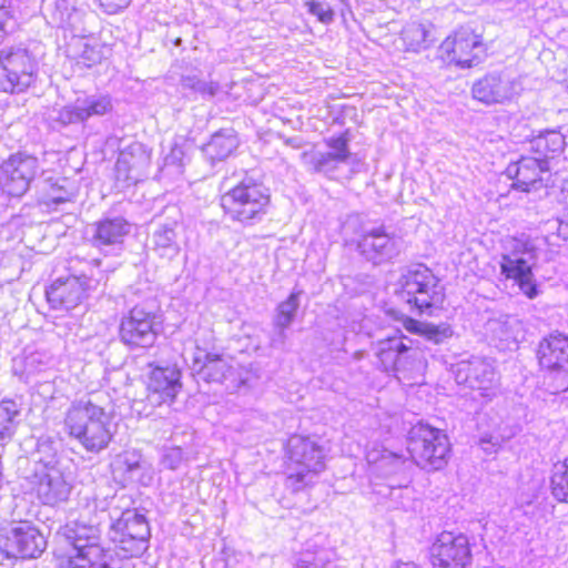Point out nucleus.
Wrapping results in <instances>:
<instances>
[{"label":"nucleus","instance_id":"37","mask_svg":"<svg viewBox=\"0 0 568 568\" xmlns=\"http://www.w3.org/2000/svg\"><path fill=\"white\" fill-rule=\"evenodd\" d=\"M20 405L11 399L0 402V446L8 444L17 430Z\"/></svg>","mask_w":568,"mask_h":568},{"label":"nucleus","instance_id":"28","mask_svg":"<svg viewBox=\"0 0 568 568\" xmlns=\"http://www.w3.org/2000/svg\"><path fill=\"white\" fill-rule=\"evenodd\" d=\"M176 222L160 224L152 233V250L160 258L173 261L181 252Z\"/></svg>","mask_w":568,"mask_h":568},{"label":"nucleus","instance_id":"7","mask_svg":"<svg viewBox=\"0 0 568 568\" xmlns=\"http://www.w3.org/2000/svg\"><path fill=\"white\" fill-rule=\"evenodd\" d=\"M407 450L420 468L439 470L448 462L450 444L442 429L418 423L408 432Z\"/></svg>","mask_w":568,"mask_h":568},{"label":"nucleus","instance_id":"1","mask_svg":"<svg viewBox=\"0 0 568 568\" xmlns=\"http://www.w3.org/2000/svg\"><path fill=\"white\" fill-rule=\"evenodd\" d=\"M63 429L93 454L106 449L114 435L111 413L93 395L70 404L64 414Z\"/></svg>","mask_w":568,"mask_h":568},{"label":"nucleus","instance_id":"5","mask_svg":"<svg viewBox=\"0 0 568 568\" xmlns=\"http://www.w3.org/2000/svg\"><path fill=\"white\" fill-rule=\"evenodd\" d=\"M395 293L400 302L419 315H432L444 297L438 278L423 264L408 268L400 276Z\"/></svg>","mask_w":568,"mask_h":568},{"label":"nucleus","instance_id":"27","mask_svg":"<svg viewBox=\"0 0 568 568\" xmlns=\"http://www.w3.org/2000/svg\"><path fill=\"white\" fill-rule=\"evenodd\" d=\"M549 171L548 161L539 156H521L511 162L505 173L514 180L513 187L528 192L531 186L541 180V173Z\"/></svg>","mask_w":568,"mask_h":568},{"label":"nucleus","instance_id":"39","mask_svg":"<svg viewBox=\"0 0 568 568\" xmlns=\"http://www.w3.org/2000/svg\"><path fill=\"white\" fill-rule=\"evenodd\" d=\"M34 79L36 77L0 68V91L11 94L24 92L34 82Z\"/></svg>","mask_w":568,"mask_h":568},{"label":"nucleus","instance_id":"38","mask_svg":"<svg viewBox=\"0 0 568 568\" xmlns=\"http://www.w3.org/2000/svg\"><path fill=\"white\" fill-rule=\"evenodd\" d=\"M294 568H337L335 554L328 548H312L311 545L301 552Z\"/></svg>","mask_w":568,"mask_h":568},{"label":"nucleus","instance_id":"32","mask_svg":"<svg viewBox=\"0 0 568 568\" xmlns=\"http://www.w3.org/2000/svg\"><path fill=\"white\" fill-rule=\"evenodd\" d=\"M0 68L31 77H36L37 71V64L28 50L13 47L0 50Z\"/></svg>","mask_w":568,"mask_h":568},{"label":"nucleus","instance_id":"17","mask_svg":"<svg viewBox=\"0 0 568 568\" xmlns=\"http://www.w3.org/2000/svg\"><path fill=\"white\" fill-rule=\"evenodd\" d=\"M45 546L43 535L28 521L19 523L0 536V550L8 558H37Z\"/></svg>","mask_w":568,"mask_h":568},{"label":"nucleus","instance_id":"8","mask_svg":"<svg viewBox=\"0 0 568 568\" xmlns=\"http://www.w3.org/2000/svg\"><path fill=\"white\" fill-rule=\"evenodd\" d=\"M458 385L478 390L484 398L491 399L499 392V377L493 364L483 356L462 355L450 365Z\"/></svg>","mask_w":568,"mask_h":568},{"label":"nucleus","instance_id":"44","mask_svg":"<svg viewBox=\"0 0 568 568\" xmlns=\"http://www.w3.org/2000/svg\"><path fill=\"white\" fill-rule=\"evenodd\" d=\"M182 85L200 93L203 98H213L220 91V85L217 82H207L196 77H184L182 79Z\"/></svg>","mask_w":568,"mask_h":568},{"label":"nucleus","instance_id":"20","mask_svg":"<svg viewBox=\"0 0 568 568\" xmlns=\"http://www.w3.org/2000/svg\"><path fill=\"white\" fill-rule=\"evenodd\" d=\"M358 253L375 265L388 262L400 253L399 239L389 235L384 226L363 231L356 242Z\"/></svg>","mask_w":568,"mask_h":568},{"label":"nucleus","instance_id":"3","mask_svg":"<svg viewBox=\"0 0 568 568\" xmlns=\"http://www.w3.org/2000/svg\"><path fill=\"white\" fill-rule=\"evenodd\" d=\"M63 536L72 546L61 568H111L112 551L101 545V531L95 525L81 521L69 523Z\"/></svg>","mask_w":568,"mask_h":568},{"label":"nucleus","instance_id":"22","mask_svg":"<svg viewBox=\"0 0 568 568\" xmlns=\"http://www.w3.org/2000/svg\"><path fill=\"white\" fill-rule=\"evenodd\" d=\"M150 161V153L141 144L121 151L114 166L115 186L124 190L136 184L145 176Z\"/></svg>","mask_w":568,"mask_h":568},{"label":"nucleus","instance_id":"42","mask_svg":"<svg viewBox=\"0 0 568 568\" xmlns=\"http://www.w3.org/2000/svg\"><path fill=\"white\" fill-rule=\"evenodd\" d=\"M189 149L187 143L183 142L180 144L175 142L170 152L164 156L163 171H166L169 174H181L189 158Z\"/></svg>","mask_w":568,"mask_h":568},{"label":"nucleus","instance_id":"26","mask_svg":"<svg viewBox=\"0 0 568 568\" xmlns=\"http://www.w3.org/2000/svg\"><path fill=\"white\" fill-rule=\"evenodd\" d=\"M130 231L131 225L124 217H105L91 225V243L105 254L115 253Z\"/></svg>","mask_w":568,"mask_h":568},{"label":"nucleus","instance_id":"52","mask_svg":"<svg viewBox=\"0 0 568 568\" xmlns=\"http://www.w3.org/2000/svg\"><path fill=\"white\" fill-rule=\"evenodd\" d=\"M7 0H0V20L13 24L10 10L6 7Z\"/></svg>","mask_w":568,"mask_h":568},{"label":"nucleus","instance_id":"36","mask_svg":"<svg viewBox=\"0 0 568 568\" xmlns=\"http://www.w3.org/2000/svg\"><path fill=\"white\" fill-rule=\"evenodd\" d=\"M488 327L503 346L517 345L521 332V324L517 318L507 316L504 320H494L488 323Z\"/></svg>","mask_w":568,"mask_h":568},{"label":"nucleus","instance_id":"21","mask_svg":"<svg viewBox=\"0 0 568 568\" xmlns=\"http://www.w3.org/2000/svg\"><path fill=\"white\" fill-rule=\"evenodd\" d=\"M519 83L505 72H490L474 82L473 98L486 105L510 101L519 91Z\"/></svg>","mask_w":568,"mask_h":568},{"label":"nucleus","instance_id":"49","mask_svg":"<svg viewBox=\"0 0 568 568\" xmlns=\"http://www.w3.org/2000/svg\"><path fill=\"white\" fill-rule=\"evenodd\" d=\"M479 445L487 454L496 453L501 445V440L497 436L485 435L480 438Z\"/></svg>","mask_w":568,"mask_h":568},{"label":"nucleus","instance_id":"11","mask_svg":"<svg viewBox=\"0 0 568 568\" xmlns=\"http://www.w3.org/2000/svg\"><path fill=\"white\" fill-rule=\"evenodd\" d=\"M113 110L112 99L108 94H82L74 101L54 108L49 114V121L53 126H67L83 124L90 118L103 116Z\"/></svg>","mask_w":568,"mask_h":568},{"label":"nucleus","instance_id":"9","mask_svg":"<svg viewBox=\"0 0 568 568\" xmlns=\"http://www.w3.org/2000/svg\"><path fill=\"white\" fill-rule=\"evenodd\" d=\"M94 276L93 270L88 276L81 274L79 276H70L65 280H55L45 291L47 301L54 310L69 311L78 306L91 293L98 292L102 282L106 276L97 271Z\"/></svg>","mask_w":568,"mask_h":568},{"label":"nucleus","instance_id":"4","mask_svg":"<svg viewBox=\"0 0 568 568\" xmlns=\"http://www.w3.org/2000/svg\"><path fill=\"white\" fill-rule=\"evenodd\" d=\"M286 486L294 491L311 485L325 468V449L314 437L293 435L287 440Z\"/></svg>","mask_w":568,"mask_h":568},{"label":"nucleus","instance_id":"41","mask_svg":"<svg viewBox=\"0 0 568 568\" xmlns=\"http://www.w3.org/2000/svg\"><path fill=\"white\" fill-rule=\"evenodd\" d=\"M301 290H294L290 296L278 304L274 317V326L290 327L300 307Z\"/></svg>","mask_w":568,"mask_h":568},{"label":"nucleus","instance_id":"51","mask_svg":"<svg viewBox=\"0 0 568 568\" xmlns=\"http://www.w3.org/2000/svg\"><path fill=\"white\" fill-rule=\"evenodd\" d=\"M404 493H409V487L407 485H399L398 487H394L389 485V496L393 499L402 497Z\"/></svg>","mask_w":568,"mask_h":568},{"label":"nucleus","instance_id":"6","mask_svg":"<svg viewBox=\"0 0 568 568\" xmlns=\"http://www.w3.org/2000/svg\"><path fill=\"white\" fill-rule=\"evenodd\" d=\"M538 257L537 241L523 235L509 241L508 251L501 255L500 273L511 280L519 291L532 300L539 295V288L532 273Z\"/></svg>","mask_w":568,"mask_h":568},{"label":"nucleus","instance_id":"24","mask_svg":"<svg viewBox=\"0 0 568 568\" xmlns=\"http://www.w3.org/2000/svg\"><path fill=\"white\" fill-rule=\"evenodd\" d=\"M538 359L542 368L562 375L561 387L568 388V335L554 332L544 337L538 346Z\"/></svg>","mask_w":568,"mask_h":568},{"label":"nucleus","instance_id":"16","mask_svg":"<svg viewBox=\"0 0 568 568\" xmlns=\"http://www.w3.org/2000/svg\"><path fill=\"white\" fill-rule=\"evenodd\" d=\"M156 315L144 306L136 305L123 315L120 324V339L128 346L151 347L158 337Z\"/></svg>","mask_w":568,"mask_h":568},{"label":"nucleus","instance_id":"47","mask_svg":"<svg viewBox=\"0 0 568 568\" xmlns=\"http://www.w3.org/2000/svg\"><path fill=\"white\" fill-rule=\"evenodd\" d=\"M308 8V12L323 22L327 23L333 20V13L328 4L318 1H308L305 3Z\"/></svg>","mask_w":568,"mask_h":568},{"label":"nucleus","instance_id":"53","mask_svg":"<svg viewBox=\"0 0 568 568\" xmlns=\"http://www.w3.org/2000/svg\"><path fill=\"white\" fill-rule=\"evenodd\" d=\"M557 232L560 237H562L565 241H568V215L559 221Z\"/></svg>","mask_w":568,"mask_h":568},{"label":"nucleus","instance_id":"25","mask_svg":"<svg viewBox=\"0 0 568 568\" xmlns=\"http://www.w3.org/2000/svg\"><path fill=\"white\" fill-rule=\"evenodd\" d=\"M34 479V489L42 504L55 506L68 500L71 485L59 468L42 465L36 470Z\"/></svg>","mask_w":568,"mask_h":568},{"label":"nucleus","instance_id":"30","mask_svg":"<svg viewBox=\"0 0 568 568\" xmlns=\"http://www.w3.org/2000/svg\"><path fill=\"white\" fill-rule=\"evenodd\" d=\"M105 47L95 40L84 38L74 39L69 47L70 55L79 68H92L101 63Z\"/></svg>","mask_w":568,"mask_h":568},{"label":"nucleus","instance_id":"46","mask_svg":"<svg viewBox=\"0 0 568 568\" xmlns=\"http://www.w3.org/2000/svg\"><path fill=\"white\" fill-rule=\"evenodd\" d=\"M72 194L68 192L63 185L58 184V182L51 184V189L47 194L45 203L48 205L61 204L71 200Z\"/></svg>","mask_w":568,"mask_h":568},{"label":"nucleus","instance_id":"12","mask_svg":"<svg viewBox=\"0 0 568 568\" xmlns=\"http://www.w3.org/2000/svg\"><path fill=\"white\" fill-rule=\"evenodd\" d=\"M485 52L481 36L469 27L458 28L439 47L440 58L462 69L471 68L481 61Z\"/></svg>","mask_w":568,"mask_h":568},{"label":"nucleus","instance_id":"15","mask_svg":"<svg viewBox=\"0 0 568 568\" xmlns=\"http://www.w3.org/2000/svg\"><path fill=\"white\" fill-rule=\"evenodd\" d=\"M433 568H469L473 556L468 537L462 532L443 531L430 547Z\"/></svg>","mask_w":568,"mask_h":568},{"label":"nucleus","instance_id":"43","mask_svg":"<svg viewBox=\"0 0 568 568\" xmlns=\"http://www.w3.org/2000/svg\"><path fill=\"white\" fill-rule=\"evenodd\" d=\"M368 462L375 464V467L385 471L386 475L397 473L404 465V460L399 455L384 450L381 458H373L368 455Z\"/></svg>","mask_w":568,"mask_h":568},{"label":"nucleus","instance_id":"48","mask_svg":"<svg viewBox=\"0 0 568 568\" xmlns=\"http://www.w3.org/2000/svg\"><path fill=\"white\" fill-rule=\"evenodd\" d=\"M99 7L108 14H114L125 9L131 0H95Z\"/></svg>","mask_w":568,"mask_h":568},{"label":"nucleus","instance_id":"29","mask_svg":"<svg viewBox=\"0 0 568 568\" xmlns=\"http://www.w3.org/2000/svg\"><path fill=\"white\" fill-rule=\"evenodd\" d=\"M402 323L407 332L423 336L426 341L436 345L447 342L454 334L452 326L447 323L433 324L408 316H405Z\"/></svg>","mask_w":568,"mask_h":568},{"label":"nucleus","instance_id":"14","mask_svg":"<svg viewBox=\"0 0 568 568\" xmlns=\"http://www.w3.org/2000/svg\"><path fill=\"white\" fill-rule=\"evenodd\" d=\"M38 169V159L32 155L20 152L10 155L0 165V189L9 196L24 195Z\"/></svg>","mask_w":568,"mask_h":568},{"label":"nucleus","instance_id":"40","mask_svg":"<svg viewBox=\"0 0 568 568\" xmlns=\"http://www.w3.org/2000/svg\"><path fill=\"white\" fill-rule=\"evenodd\" d=\"M552 497L559 503H568V457L554 465L550 477Z\"/></svg>","mask_w":568,"mask_h":568},{"label":"nucleus","instance_id":"35","mask_svg":"<svg viewBox=\"0 0 568 568\" xmlns=\"http://www.w3.org/2000/svg\"><path fill=\"white\" fill-rule=\"evenodd\" d=\"M564 146L565 138L556 130L545 131L530 141V150L545 160L562 152Z\"/></svg>","mask_w":568,"mask_h":568},{"label":"nucleus","instance_id":"50","mask_svg":"<svg viewBox=\"0 0 568 568\" xmlns=\"http://www.w3.org/2000/svg\"><path fill=\"white\" fill-rule=\"evenodd\" d=\"M275 327V335L271 339V346L274 348H283L286 341V328L287 327H281V326H274Z\"/></svg>","mask_w":568,"mask_h":568},{"label":"nucleus","instance_id":"31","mask_svg":"<svg viewBox=\"0 0 568 568\" xmlns=\"http://www.w3.org/2000/svg\"><path fill=\"white\" fill-rule=\"evenodd\" d=\"M50 364L51 357L45 352L33 351L13 359V372L26 383H30L36 375L44 372Z\"/></svg>","mask_w":568,"mask_h":568},{"label":"nucleus","instance_id":"23","mask_svg":"<svg viewBox=\"0 0 568 568\" xmlns=\"http://www.w3.org/2000/svg\"><path fill=\"white\" fill-rule=\"evenodd\" d=\"M181 373L174 366L153 367L146 384V399L152 406L172 404L181 390Z\"/></svg>","mask_w":568,"mask_h":568},{"label":"nucleus","instance_id":"54","mask_svg":"<svg viewBox=\"0 0 568 568\" xmlns=\"http://www.w3.org/2000/svg\"><path fill=\"white\" fill-rule=\"evenodd\" d=\"M122 464H123L125 471L130 473V474L141 467L139 460L130 462L128 458L123 459Z\"/></svg>","mask_w":568,"mask_h":568},{"label":"nucleus","instance_id":"56","mask_svg":"<svg viewBox=\"0 0 568 568\" xmlns=\"http://www.w3.org/2000/svg\"><path fill=\"white\" fill-rule=\"evenodd\" d=\"M394 568H419L414 562H398Z\"/></svg>","mask_w":568,"mask_h":568},{"label":"nucleus","instance_id":"45","mask_svg":"<svg viewBox=\"0 0 568 568\" xmlns=\"http://www.w3.org/2000/svg\"><path fill=\"white\" fill-rule=\"evenodd\" d=\"M184 460V453L180 447H171L164 450L161 463L165 468L176 469Z\"/></svg>","mask_w":568,"mask_h":568},{"label":"nucleus","instance_id":"18","mask_svg":"<svg viewBox=\"0 0 568 568\" xmlns=\"http://www.w3.org/2000/svg\"><path fill=\"white\" fill-rule=\"evenodd\" d=\"M348 136L346 133L337 136H331L325 140V144L329 149L327 152H317L312 156V169L317 173H323L331 179H338L347 169V173H353L352 164L354 155L348 150Z\"/></svg>","mask_w":568,"mask_h":568},{"label":"nucleus","instance_id":"10","mask_svg":"<svg viewBox=\"0 0 568 568\" xmlns=\"http://www.w3.org/2000/svg\"><path fill=\"white\" fill-rule=\"evenodd\" d=\"M149 537L148 520L136 509L124 510L110 529V539L129 557L143 554L148 548Z\"/></svg>","mask_w":568,"mask_h":568},{"label":"nucleus","instance_id":"2","mask_svg":"<svg viewBox=\"0 0 568 568\" xmlns=\"http://www.w3.org/2000/svg\"><path fill=\"white\" fill-rule=\"evenodd\" d=\"M270 191L251 176H245L221 196V206L232 221L243 225L260 223L267 214Z\"/></svg>","mask_w":568,"mask_h":568},{"label":"nucleus","instance_id":"19","mask_svg":"<svg viewBox=\"0 0 568 568\" xmlns=\"http://www.w3.org/2000/svg\"><path fill=\"white\" fill-rule=\"evenodd\" d=\"M192 369L197 379L206 383L226 384V389L236 390L243 383L236 369L221 355L197 349Z\"/></svg>","mask_w":568,"mask_h":568},{"label":"nucleus","instance_id":"13","mask_svg":"<svg viewBox=\"0 0 568 568\" xmlns=\"http://www.w3.org/2000/svg\"><path fill=\"white\" fill-rule=\"evenodd\" d=\"M404 335L392 336L379 341L376 345V356L381 368L386 373L413 372L422 366L419 352Z\"/></svg>","mask_w":568,"mask_h":568},{"label":"nucleus","instance_id":"33","mask_svg":"<svg viewBox=\"0 0 568 568\" xmlns=\"http://www.w3.org/2000/svg\"><path fill=\"white\" fill-rule=\"evenodd\" d=\"M239 141L232 131L215 133L209 143L203 146L204 156L214 164L224 161L237 148Z\"/></svg>","mask_w":568,"mask_h":568},{"label":"nucleus","instance_id":"34","mask_svg":"<svg viewBox=\"0 0 568 568\" xmlns=\"http://www.w3.org/2000/svg\"><path fill=\"white\" fill-rule=\"evenodd\" d=\"M402 39L406 50L418 52L428 48L433 41V26L430 23L410 22L402 30Z\"/></svg>","mask_w":568,"mask_h":568},{"label":"nucleus","instance_id":"55","mask_svg":"<svg viewBox=\"0 0 568 568\" xmlns=\"http://www.w3.org/2000/svg\"><path fill=\"white\" fill-rule=\"evenodd\" d=\"M9 27H12V24L0 20V39H2L3 36L8 33Z\"/></svg>","mask_w":568,"mask_h":568}]
</instances>
